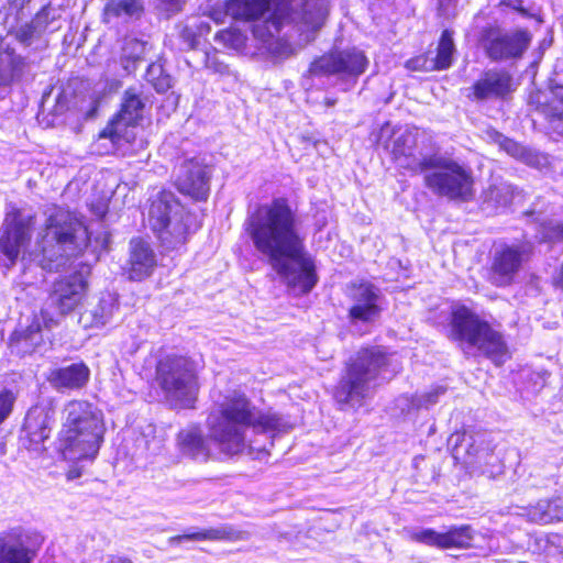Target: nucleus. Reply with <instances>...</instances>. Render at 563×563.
I'll return each instance as SVG.
<instances>
[{"label":"nucleus","mask_w":563,"mask_h":563,"mask_svg":"<svg viewBox=\"0 0 563 563\" xmlns=\"http://www.w3.org/2000/svg\"><path fill=\"white\" fill-rule=\"evenodd\" d=\"M300 219L287 199L261 205L244 222L255 250L287 285L300 294L311 291L318 282L316 265L305 245Z\"/></svg>","instance_id":"f257e3e1"},{"label":"nucleus","mask_w":563,"mask_h":563,"mask_svg":"<svg viewBox=\"0 0 563 563\" xmlns=\"http://www.w3.org/2000/svg\"><path fill=\"white\" fill-rule=\"evenodd\" d=\"M206 427L209 439L227 455H238L246 449L266 452L265 444L257 445L247 432L256 434H276L287 432L292 424L282 415L268 411H255V407L244 394L232 390L216 399Z\"/></svg>","instance_id":"f03ea898"},{"label":"nucleus","mask_w":563,"mask_h":563,"mask_svg":"<svg viewBox=\"0 0 563 563\" xmlns=\"http://www.w3.org/2000/svg\"><path fill=\"white\" fill-rule=\"evenodd\" d=\"M103 432L101 411L86 400H71L64 408L57 450L65 460H92L100 449Z\"/></svg>","instance_id":"7ed1b4c3"},{"label":"nucleus","mask_w":563,"mask_h":563,"mask_svg":"<svg viewBox=\"0 0 563 563\" xmlns=\"http://www.w3.org/2000/svg\"><path fill=\"white\" fill-rule=\"evenodd\" d=\"M396 371L391 356L380 346L362 349L347 364L336 387L335 399L343 405L361 407L378 380L388 379Z\"/></svg>","instance_id":"20e7f679"},{"label":"nucleus","mask_w":563,"mask_h":563,"mask_svg":"<svg viewBox=\"0 0 563 563\" xmlns=\"http://www.w3.org/2000/svg\"><path fill=\"white\" fill-rule=\"evenodd\" d=\"M89 241L88 229L76 216L63 208H53L41 242L43 267L57 271L68 258L81 254Z\"/></svg>","instance_id":"39448f33"},{"label":"nucleus","mask_w":563,"mask_h":563,"mask_svg":"<svg viewBox=\"0 0 563 563\" xmlns=\"http://www.w3.org/2000/svg\"><path fill=\"white\" fill-rule=\"evenodd\" d=\"M147 219L150 227L167 249L185 244L194 227V216L167 190H159L151 196Z\"/></svg>","instance_id":"423d86ee"},{"label":"nucleus","mask_w":563,"mask_h":563,"mask_svg":"<svg viewBox=\"0 0 563 563\" xmlns=\"http://www.w3.org/2000/svg\"><path fill=\"white\" fill-rule=\"evenodd\" d=\"M450 324L451 336L462 345L475 347L497 365L506 361L508 349L503 334L468 308L456 307Z\"/></svg>","instance_id":"0eeeda50"},{"label":"nucleus","mask_w":563,"mask_h":563,"mask_svg":"<svg viewBox=\"0 0 563 563\" xmlns=\"http://www.w3.org/2000/svg\"><path fill=\"white\" fill-rule=\"evenodd\" d=\"M420 139L421 134L416 128L391 130L386 123L380 129L378 142L399 168L420 174L428 170L433 156L423 152Z\"/></svg>","instance_id":"6e6552de"},{"label":"nucleus","mask_w":563,"mask_h":563,"mask_svg":"<svg viewBox=\"0 0 563 563\" xmlns=\"http://www.w3.org/2000/svg\"><path fill=\"white\" fill-rule=\"evenodd\" d=\"M156 380L166 398L189 407L198 390L192 362L184 356H166L156 366Z\"/></svg>","instance_id":"1a4fd4ad"},{"label":"nucleus","mask_w":563,"mask_h":563,"mask_svg":"<svg viewBox=\"0 0 563 563\" xmlns=\"http://www.w3.org/2000/svg\"><path fill=\"white\" fill-rule=\"evenodd\" d=\"M429 169L435 170L424 176V183L433 192L462 200H467L472 196V174L459 163L435 155L429 161Z\"/></svg>","instance_id":"9d476101"},{"label":"nucleus","mask_w":563,"mask_h":563,"mask_svg":"<svg viewBox=\"0 0 563 563\" xmlns=\"http://www.w3.org/2000/svg\"><path fill=\"white\" fill-rule=\"evenodd\" d=\"M364 52L355 47L336 49L316 58L309 66L306 79L335 76L340 80L355 81L367 68Z\"/></svg>","instance_id":"9b49d317"},{"label":"nucleus","mask_w":563,"mask_h":563,"mask_svg":"<svg viewBox=\"0 0 563 563\" xmlns=\"http://www.w3.org/2000/svg\"><path fill=\"white\" fill-rule=\"evenodd\" d=\"M533 253L529 241L497 244L490 256L488 279L496 287L510 286Z\"/></svg>","instance_id":"f8f14e48"},{"label":"nucleus","mask_w":563,"mask_h":563,"mask_svg":"<svg viewBox=\"0 0 563 563\" xmlns=\"http://www.w3.org/2000/svg\"><path fill=\"white\" fill-rule=\"evenodd\" d=\"M531 41V33L525 29L507 31L500 27H487L482 33L481 46L488 58L500 62L521 58Z\"/></svg>","instance_id":"ddd939ff"},{"label":"nucleus","mask_w":563,"mask_h":563,"mask_svg":"<svg viewBox=\"0 0 563 563\" xmlns=\"http://www.w3.org/2000/svg\"><path fill=\"white\" fill-rule=\"evenodd\" d=\"M144 103L135 88L124 91L121 109L109 124L100 132V139H110L114 145L135 140V126L142 119Z\"/></svg>","instance_id":"4468645a"},{"label":"nucleus","mask_w":563,"mask_h":563,"mask_svg":"<svg viewBox=\"0 0 563 563\" xmlns=\"http://www.w3.org/2000/svg\"><path fill=\"white\" fill-rule=\"evenodd\" d=\"M33 217L13 209L8 212L0 230V253L5 257L9 268L24 252L31 240Z\"/></svg>","instance_id":"2eb2a0df"},{"label":"nucleus","mask_w":563,"mask_h":563,"mask_svg":"<svg viewBox=\"0 0 563 563\" xmlns=\"http://www.w3.org/2000/svg\"><path fill=\"white\" fill-rule=\"evenodd\" d=\"M43 544L35 530L15 527L0 533V563H33Z\"/></svg>","instance_id":"dca6fc26"},{"label":"nucleus","mask_w":563,"mask_h":563,"mask_svg":"<svg viewBox=\"0 0 563 563\" xmlns=\"http://www.w3.org/2000/svg\"><path fill=\"white\" fill-rule=\"evenodd\" d=\"M89 275L90 265L85 263L80 265V269L55 280L48 296L49 306L62 316L71 312L87 292Z\"/></svg>","instance_id":"f3484780"},{"label":"nucleus","mask_w":563,"mask_h":563,"mask_svg":"<svg viewBox=\"0 0 563 563\" xmlns=\"http://www.w3.org/2000/svg\"><path fill=\"white\" fill-rule=\"evenodd\" d=\"M409 539L441 550L468 549L472 547L475 531L468 525L451 526L444 531L431 528L412 529L408 531Z\"/></svg>","instance_id":"a211bd4d"},{"label":"nucleus","mask_w":563,"mask_h":563,"mask_svg":"<svg viewBox=\"0 0 563 563\" xmlns=\"http://www.w3.org/2000/svg\"><path fill=\"white\" fill-rule=\"evenodd\" d=\"M212 169L203 158L192 157L181 163L176 175L178 190L195 200H206L210 191Z\"/></svg>","instance_id":"6ab92c4d"},{"label":"nucleus","mask_w":563,"mask_h":563,"mask_svg":"<svg viewBox=\"0 0 563 563\" xmlns=\"http://www.w3.org/2000/svg\"><path fill=\"white\" fill-rule=\"evenodd\" d=\"M55 421L56 412L52 407H32L24 421V448L35 455L44 453L46 451L45 442L49 439Z\"/></svg>","instance_id":"aec40b11"},{"label":"nucleus","mask_w":563,"mask_h":563,"mask_svg":"<svg viewBox=\"0 0 563 563\" xmlns=\"http://www.w3.org/2000/svg\"><path fill=\"white\" fill-rule=\"evenodd\" d=\"M55 324L56 321L45 310L33 314L26 324L20 323L12 333L9 344L11 352L21 356L32 354L44 342L42 329L52 328Z\"/></svg>","instance_id":"412c9836"},{"label":"nucleus","mask_w":563,"mask_h":563,"mask_svg":"<svg viewBox=\"0 0 563 563\" xmlns=\"http://www.w3.org/2000/svg\"><path fill=\"white\" fill-rule=\"evenodd\" d=\"M349 296L353 302L349 309V317L352 322L368 323L379 317V289L373 284L367 282L353 284L350 288Z\"/></svg>","instance_id":"4be33fe9"},{"label":"nucleus","mask_w":563,"mask_h":563,"mask_svg":"<svg viewBox=\"0 0 563 563\" xmlns=\"http://www.w3.org/2000/svg\"><path fill=\"white\" fill-rule=\"evenodd\" d=\"M470 89L467 97L477 101L503 98L512 90V77L506 70L488 69Z\"/></svg>","instance_id":"5701e85b"},{"label":"nucleus","mask_w":563,"mask_h":563,"mask_svg":"<svg viewBox=\"0 0 563 563\" xmlns=\"http://www.w3.org/2000/svg\"><path fill=\"white\" fill-rule=\"evenodd\" d=\"M157 258L151 244L141 238L130 241V257L126 274L131 280H143L152 275Z\"/></svg>","instance_id":"b1692460"},{"label":"nucleus","mask_w":563,"mask_h":563,"mask_svg":"<svg viewBox=\"0 0 563 563\" xmlns=\"http://www.w3.org/2000/svg\"><path fill=\"white\" fill-rule=\"evenodd\" d=\"M90 369L84 362L70 363L51 369L47 380L58 389H80L86 386Z\"/></svg>","instance_id":"393cba45"},{"label":"nucleus","mask_w":563,"mask_h":563,"mask_svg":"<svg viewBox=\"0 0 563 563\" xmlns=\"http://www.w3.org/2000/svg\"><path fill=\"white\" fill-rule=\"evenodd\" d=\"M176 445L184 456L199 462H206L209 459L208 443L198 427L190 426L180 430L176 437Z\"/></svg>","instance_id":"a878e982"},{"label":"nucleus","mask_w":563,"mask_h":563,"mask_svg":"<svg viewBox=\"0 0 563 563\" xmlns=\"http://www.w3.org/2000/svg\"><path fill=\"white\" fill-rule=\"evenodd\" d=\"M452 445V453L456 460L464 463H472L487 455V449L479 448L483 443L481 437L467 432H456L449 439Z\"/></svg>","instance_id":"bb28decb"},{"label":"nucleus","mask_w":563,"mask_h":563,"mask_svg":"<svg viewBox=\"0 0 563 563\" xmlns=\"http://www.w3.org/2000/svg\"><path fill=\"white\" fill-rule=\"evenodd\" d=\"M117 308L115 298L107 294L95 306L80 313L79 323L86 329L103 327L112 319Z\"/></svg>","instance_id":"cd10ccee"},{"label":"nucleus","mask_w":563,"mask_h":563,"mask_svg":"<svg viewBox=\"0 0 563 563\" xmlns=\"http://www.w3.org/2000/svg\"><path fill=\"white\" fill-rule=\"evenodd\" d=\"M522 516L530 522L549 525L563 520V501L561 498L541 499L534 505L523 508Z\"/></svg>","instance_id":"c85d7f7f"},{"label":"nucleus","mask_w":563,"mask_h":563,"mask_svg":"<svg viewBox=\"0 0 563 563\" xmlns=\"http://www.w3.org/2000/svg\"><path fill=\"white\" fill-rule=\"evenodd\" d=\"M497 142L508 155L529 166L541 169L549 164L547 155L539 153L532 148L526 147L515 142L514 140H510L503 135H498Z\"/></svg>","instance_id":"c756f323"},{"label":"nucleus","mask_w":563,"mask_h":563,"mask_svg":"<svg viewBox=\"0 0 563 563\" xmlns=\"http://www.w3.org/2000/svg\"><path fill=\"white\" fill-rule=\"evenodd\" d=\"M247 538V533L236 530L232 526H220L217 528H210L200 530L192 533H185L181 536H177L172 538V541H183V540H189V541H196V540H230V541H236V540H245Z\"/></svg>","instance_id":"7c9ffc66"},{"label":"nucleus","mask_w":563,"mask_h":563,"mask_svg":"<svg viewBox=\"0 0 563 563\" xmlns=\"http://www.w3.org/2000/svg\"><path fill=\"white\" fill-rule=\"evenodd\" d=\"M541 112L550 128L563 135V86L555 87L541 107Z\"/></svg>","instance_id":"2f4dec72"},{"label":"nucleus","mask_w":563,"mask_h":563,"mask_svg":"<svg viewBox=\"0 0 563 563\" xmlns=\"http://www.w3.org/2000/svg\"><path fill=\"white\" fill-rule=\"evenodd\" d=\"M25 67V59L12 51L0 53V85H9L20 78Z\"/></svg>","instance_id":"473e14b6"},{"label":"nucleus","mask_w":563,"mask_h":563,"mask_svg":"<svg viewBox=\"0 0 563 563\" xmlns=\"http://www.w3.org/2000/svg\"><path fill=\"white\" fill-rule=\"evenodd\" d=\"M142 12L139 0H111L103 9V20L109 23L113 18H137Z\"/></svg>","instance_id":"72a5a7b5"},{"label":"nucleus","mask_w":563,"mask_h":563,"mask_svg":"<svg viewBox=\"0 0 563 563\" xmlns=\"http://www.w3.org/2000/svg\"><path fill=\"white\" fill-rule=\"evenodd\" d=\"M454 52L455 47L451 32L445 30L441 35L437 48V55L432 57V60L435 64V70L449 68L452 65Z\"/></svg>","instance_id":"f704fd0d"},{"label":"nucleus","mask_w":563,"mask_h":563,"mask_svg":"<svg viewBox=\"0 0 563 563\" xmlns=\"http://www.w3.org/2000/svg\"><path fill=\"white\" fill-rule=\"evenodd\" d=\"M484 200L494 207H505L512 200V187L504 181L494 183L484 191Z\"/></svg>","instance_id":"c9c22d12"},{"label":"nucleus","mask_w":563,"mask_h":563,"mask_svg":"<svg viewBox=\"0 0 563 563\" xmlns=\"http://www.w3.org/2000/svg\"><path fill=\"white\" fill-rule=\"evenodd\" d=\"M145 78L157 92H165L172 86L170 76L164 74V69L159 64H151L146 69Z\"/></svg>","instance_id":"e433bc0d"},{"label":"nucleus","mask_w":563,"mask_h":563,"mask_svg":"<svg viewBox=\"0 0 563 563\" xmlns=\"http://www.w3.org/2000/svg\"><path fill=\"white\" fill-rule=\"evenodd\" d=\"M38 19H32L30 22L20 25L14 31V37L24 46H31L42 34L37 31Z\"/></svg>","instance_id":"4c0bfd02"},{"label":"nucleus","mask_w":563,"mask_h":563,"mask_svg":"<svg viewBox=\"0 0 563 563\" xmlns=\"http://www.w3.org/2000/svg\"><path fill=\"white\" fill-rule=\"evenodd\" d=\"M214 40L222 43L225 47L239 49L245 44L244 34L238 29H227L218 32Z\"/></svg>","instance_id":"58836bf2"},{"label":"nucleus","mask_w":563,"mask_h":563,"mask_svg":"<svg viewBox=\"0 0 563 563\" xmlns=\"http://www.w3.org/2000/svg\"><path fill=\"white\" fill-rule=\"evenodd\" d=\"M445 390L446 389L442 386L433 387L429 391L417 396L413 399V406L418 409H429L431 406L435 405L439 401L440 396H442L445 393Z\"/></svg>","instance_id":"ea45409f"},{"label":"nucleus","mask_w":563,"mask_h":563,"mask_svg":"<svg viewBox=\"0 0 563 563\" xmlns=\"http://www.w3.org/2000/svg\"><path fill=\"white\" fill-rule=\"evenodd\" d=\"M146 51V43L136 38L125 41L123 46V56L132 60H139L143 57Z\"/></svg>","instance_id":"a19ab883"},{"label":"nucleus","mask_w":563,"mask_h":563,"mask_svg":"<svg viewBox=\"0 0 563 563\" xmlns=\"http://www.w3.org/2000/svg\"><path fill=\"white\" fill-rule=\"evenodd\" d=\"M16 395L10 389H2L0 391V424L11 415Z\"/></svg>","instance_id":"79ce46f5"},{"label":"nucleus","mask_w":563,"mask_h":563,"mask_svg":"<svg viewBox=\"0 0 563 563\" xmlns=\"http://www.w3.org/2000/svg\"><path fill=\"white\" fill-rule=\"evenodd\" d=\"M185 0H154L155 9L167 18L181 11Z\"/></svg>","instance_id":"37998d69"},{"label":"nucleus","mask_w":563,"mask_h":563,"mask_svg":"<svg viewBox=\"0 0 563 563\" xmlns=\"http://www.w3.org/2000/svg\"><path fill=\"white\" fill-rule=\"evenodd\" d=\"M406 67L410 70L419 71H433L435 70V64L432 57L427 55H420L406 62Z\"/></svg>","instance_id":"c03bdc74"},{"label":"nucleus","mask_w":563,"mask_h":563,"mask_svg":"<svg viewBox=\"0 0 563 563\" xmlns=\"http://www.w3.org/2000/svg\"><path fill=\"white\" fill-rule=\"evenodd\" d=\"M542 239L545 241L563 240V223L550 222L544 225Z\"/></svg>","instance_id":"a18cd8bd"},{"label":"nucleus","mask_w":563,"mask_h":563,"mask_svg":"<svg viewBox=\"0 0 563 563\" xmlns=\"http://www.w3.org/2000/svg\"><path fill=\"white\" fill-rule=\"evenodd\" d=\"M33 19H38L37 31L43 34L48 30L49 23L54 20V16L51 18V9L43 8Z\"/></svg>","instance_id":"49530a36"},{"label":"nucleus","mask_w":563,"mask_h":563,"mask_svg":"<svg viewBox=\"0 0 563 563\" xmlns=\"http://www.w3.org/2000/svg\"><path fill=\"white\" fill-rule=\"evenodd\" d=\"M206 66L216 73H223L227 69V66L223 63H219L217 60L216 55H207Z\"/></svg>","instance_id":"de8ad7c7"},{"label":"nucleus","mask_w":563,"mask_h":563,"mask_svg":"<svg viewBox=\"0 0 563 563\" xmlns=\"http://www.w3.org/2000/svg\"><path fill=\"white\" fill-rule=\"evenodd\" d=\"M81 476V471L78 467H71L67 472V479L73 481Z\"/></svg>","instance_id":"09e8293b"},{"label":"nucleus","mask_w":563,"mask_h":563,"mask_svg":"<svg viewBox=\"0 0 563 563\" xmlns=\"http://www.w3.org/2000/svg\"><path fill=\"white\" fill-rule=\"evenodd\" d=\"M107 213V206L101 203L99 206L96 207V210H95V214L98 217V218H103Z\"/></svg>","instance_id":"8fccbe9b"},{"label":"nucleus","mask_w":563,"mask_h":563,"mask_svg":"<svg viewBox=\"0 0 563 563\" xmlns=\"http://www.w3.org/2000/svg\"><path fill=\"white\" fill-rule=\"evenodd\" d=\"M107 563H132L130 560L124 558H111Z\"/></svg>","instance_id":"3c124183"},{"label":"nucleus","mask_w":563,"mask_h":563,"mask_svg":"<svg viewBox=\"0 0 563 563\" xmlns=\"http://www.w3.org/2000/svg\"><path fill=\"white\" fill-rule=\"evenodd\" d=\"M327 104H328V106H333V104H334V101L327 100Z\"/></svg>","instance_id":"603ef678"}]
</instances>
